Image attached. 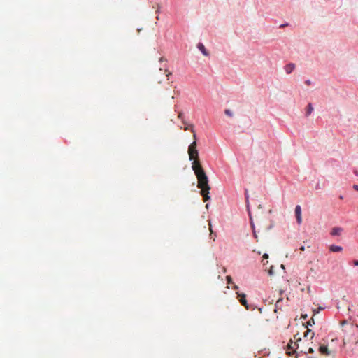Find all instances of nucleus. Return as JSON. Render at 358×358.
I'll return each instance as SVG.
<instances>
[{
	"label": "nucleus",
	"mask_w": 358,
	"mask_h": 358,
	"mask_svg": "<svg viewBox=\"0 0 358 358\" xmlns=\"http://www.w3.org/2000/svg\"><path fill=\"white\" fill-rule=\"evenodd\" d=\"M182 113H179L178 114V118L181 119L182 118Z\"/></svg>",
	"instance_id": "23"
},
{
	"label": "nucleus",
	"mask_w": 358,
	"mask_h": 358,
	"mask_svg": "<svg viewBox=\"0 0 358 358\" xmlns=\"http://www.w3.org/2000/svg\"><path fill=\"white\" fill-rule=\"evenodd\" d=\"M295 215L298 224H301L302 222V217H301V206L297 205L295 208Z\"/></svg>",
	"instance_id": "3"
},
{
	"label": "nucleus",
	"mask_w": 358,
	"mask_h": 358,
	"mask_svg": "<svg viewBox=\"0 0 358 358\" xmlns=\"http://www.w3.org/2000/svg\"><path fill=\"white\" fill-rule=\"evenodd\" d=\"M313 110V107L311 103H308L306 108V115L309 116Z\"/></svg>",
	"instance_id": "11"
},
{
	"label": "nucleus",
	"mask_w": 358,
	"mask_h": 358,
	"mask_svg": "<svg viewBox=\"0 0 358 358\" xmlns=\"http://www.w3.org/2000/svg\"><path fill=\"white\" fill-rule=\"evenodd\" d=\"M171 73H167V74L166 75V76L168 78V77L169 76V75H171Z\"/></svg>",
	"instance_id": "28"
},
{
	"label": "nucleus",
	"mask_w": 358,
	"mask_h": 358,
	"mask_svg": "<svg viewBox=\"0 0 358 358\" xmlns=\"http://www.w3.org/2000/svg\"><path fill=\"white\" fill-rule=\"evenodd\" d=\"M353 189L356 191H358V185H353Z\"/></svg>",
	"instance_id": "19"
},
{
	"label": "nucleus",
	"mask_w": 358,
	"mask_h": 358,
	"mask_svg": "<svg viewBox=\"0 0 358 358\" xmlns=\"http://www.w3.org/2000/svg\"><path fill=\"white\" fill-rule=\"evenodd\" d=\"M314 336H315V334L313 332V333H312V334H311V337H310V338H311V339H313V337H314Z\"/></svg>",
	"instance_id": "25"
},
{
	"label": "nucleus",
	"mask_w": 358,
	"mask_h": 358,
	"mask_svg": "<svg viewBox=\"0 0 358 358\" xmlns=\"http://www.w3.org/2000/svg\"><path fill=\"white\" fill-rule=\"evenodd\" d=\"M305 83L307 85H310L311 84V82L310 80H308L305 82Z\"/></svg>",
	"instance_id": "21"
},
{
	"label": "nucleus",
	"mask_w": 358,
	"mask_h": 358,
	"mask_svg": "<svg viewBox=\"0 0 358 358\" xmlns=\"http://www.w3.org/2000/svg\"><path fill=\"white\" fill-rule=\"evenodd\" d=\"M315 324V321H314V319L313 318H311L310 320H309L308 322H307V325L308 326H311L312 324Z\"/></svg>",
	"instance_id": "14"
},
{
	"label": "nucleus",
	"mask_w": 358,
	"mask_h": 358,
	"mask_svg": "<svg viewBox=\"0 0 358 358\" xmlns=\"http://www.w3.org/2000/svg\"><path fill=\"white\" fill-rule=\"evenodd\" d=\"M224 113L227 115V116H229V117H232L233 116V113L229 110V109H226L224 110Z\"/></svg>",
	"instance_id": "12"
},
{
	"label": "nucleus",
	"mask_w": 358,
	"mask_h": 358,
	"mask_svg": "<svg viewBox=\"0 0 358 358\" xmlns=\"http://www.w3.org/2000/svg\"><path fill=\"white\" fill-rule=\"evenodd\" d=\"M262 257H263V259H268V254L265 253V254L263 255Z\"/></svg>",
	"instance_id": "18"
},
{
	"label": "nucleus",
	"mask_w": 358,
	"mask_h": 358,
	"mask_svg": "<svg viewBox=\"0 0 358 358\" xmlns=\"http://www.w3.org/2000/svg\"><path fill=\"white\" fill-rule=\"evenodd\" d=\"M237 294H238V297H239L240 303L243 306H244L246 308V309H249L248 303H247V301H246V295L245 294H240V293H237Z\"/></svg>",
	"instance_id": "5"
},
{
	"label": "nucleus",
	"mask_w": 358,
	"mask_h": 358,
	"mask_svg": "<svg viewBox=\"0 0 358 358\" xmlns=\"http://www.w3.org/2000/svg\"><path fill=\"white\" fill-rule=\"evenodd\" d=\"M294 338L295 339V342H294L292 340H290L289 343L287 345V348L289 351L287 353L291 355L293 352H296V350L299 348V344L298 342L301 341V338L300 337L297 338V335H295L294 336Z\"/></svg>",
	"instance_id": "2"
},
{
	"label": "nucleus",
	"mask_w": 358,
	"mask_h": 358,
	"mask_svg": "<svg viewBox=\"0 0 358 358\" xmlns=\"http://www.w3.org/2000/svg\"><path fill=\"white\" fill-rule=\"evenodd\" d=\"M300 250H301V251H304V250H305V247H304V246H301V247L300 248Z\"/></svg>",
	"instance_id": "24"
},
{
	"label": "nucleus",
	"mask_w": 358,
	"mask_h": 358,
	"mask_svg": "<svg viewBox=\"0 0 358 358\" xmlns=\"http://www.w3.org/2000/svg\"><path fill=\"white\" fill-rule=\"evenodd\" d=\"M319 352L325 356H329L331 355V351L328 349L326 345H320L319 348Z\"/></svg>",
	"instance_id": "6"
},
{
	"label": "nucleus",
	"mask_w": 358,
	"mask_h": 358,
	"mask_svg": "<svg viewBox=\"0 0 358 358\" xmlns=\"http://www.w3.org/2000/svg\"><path fill=\"white\" fill-rule=\"evenodd\" d=\"M209 230H210V233H213L210 222H209Z\"/></svg>",
	"instance_id": "20"
},
{
	"label": "nucleus",
	"mask_w": 358,
	"mask_h": 358,
	"mask_svg": "<svg viewBox=\"0 0 358 358\" xmlns=\"http://www.w3.org/2000/svg\"><path fill=\"white\" fill-rule=\"evenodd\" d=\"M353 264L356 266H358V259L353 261Z\"/></svg>",
	"instance_id": "17"
},
{
	"label": "nucleus",
	"mask_w": 358,
	"mask_h": 358,
	"mask_svg": "<svg viewBox=\"0 0 358 358\" xmlns=\"http://www.w3.org/2000/svg\"><path fill=\"white\" fill-rule=\"evenodd\" d=\"M295 69V64L289 63L285 66V71L287 74L291 73Z\"/></svg>",
	"instance_id": "7"
},
{
	"label": "nucleus",
	"mask_w": 358,
	"mask_h": 358,
	"mask_svg": "<svg viewBox=\"0 0 358 358\" xmlns=\"http://www.w3.org/2000/svg\"><path fill=\"white\" fill-rule=\"evenodd\" d=\"M233 289H235V290H236V289H238V287L237 285H233Z\"/></svg>",
	"instance_id": "22"
},
{
	"label": "nucleus",
	"mask_w": 358,
	"mask_h": 358,
	"mask_svg": "<svg viewBox=\"0 0 358 358\" xmlns=\"http://www.w3.org/2000/svg\"><path fill=\"white\" fill-rule=\"evenodd\" d=\"M308 353H313L314 352V350L313 348H308Z\"/></svg>",
	"instance_id": "16"
},
{
	"label": "nucleus",
	"mask_w": 358,
	"mask_h": 358,
	"mask_svg": "<svg viewBox=\"0 0 358 358\" xmlns=\"http://www.w3.org/2000/svg\"><path fill=\"white\" fill-rule=\"evenodd\" d=\"M308 358H313V357H308Z\"/></svg>",
	"instance_id": "29"
},
{
	"label": "nucleus",
	"mask_w": 358,
	"mask_h": 358,
	"mask_svg": "<svg viewBox=\"0 0 358 358\" xmlns=\"http://www.w3.org/2000/svg\"><path fill=\"white\" fill-rule=\"evenodd\" d=\"M197 48L201 50L203 55L208 56V52H207L204 45L201 43H199L197 45Z\"/></svg>",
	"instance_id": "9"
},
{
	"label": "nucleus",
	"mask_w": 358,
	"mask_h": 358,
	"mask_svg": "<svg viewBox=\"0 0 358 358\" xmlns=\"http://www.w3.org/2000/svg\"><path fill=\"white\" fill-rule=\"evenodd\" d=\"M188 154L189 159L193 160L192 168L198 180L197 187L201 189V195L203 196V201H207L210 199V187L208 184V178L199 160L196 140L189 146Z\"/></svg>",
	"instance_id": "1"
},
{
	"label": "nucleus",
	"mask_w": 358,
	"mask_h": 358,
	"mask_svg": "<svg viewBox=\"0 0 358 358\" xmlns=\"http://www.w3.org/2000/svg\"><path fill=\"white\" fill-rule=\"evenodd\" d=\"M226 279H227L228 284L232 283V278L231 276H229V275L227 276Z\"/></svg>",
	"instance_id": "13"
},
{
	"label": "nucleus",
	"mask_w": 358,
	"mask_h": 358,
	"mask_svg": "<svg viewBox=\"0 0 358 358\" xmlns=\"http://www.w3.org/2000/svg\"><path fill=\"white\" fill-rule=\"evenodd\" d=\"M310 332V329H307L304 333V337H307V336L308 335V334Z\"/></svg>",
	"instance_id": "15"
},
{
	"label": "nucleus",
	"mask_w": 358,
	"mask_h": 358,
	"mask_svg": "<svg viewBox=\"0 0 358 358\" xmlns=\"http://www.w3.org/2000/svg\"><path fill=\"white\" fill-rule=\"evenodd\" d=\"M343 231V229L340 227H335L331 229V235L333 236H339Z\"/></svg>",
	"instance_id": "4"
},
{
	"label": "nucleus",
	"mask_w": 358,
	"mask_h": 358,
	"mask_svg": "<svg viewBox=\"0 0 358 358\" xmlns=\"http://www.w3.org/2000/svg\"><path fill=\"white\" fill-rule=\"evenodd\" d=\"M164 59V57H161V58L159 59V62H162V61H163Z\"/></svg>",
	"instance_id": "27"
},
{
	"label": "nucleus",
	"mask_w": 358,
	"mask_h": 358,
	"mask_svg": "<svg viewBox=\"0 0 358 358\" xmlns=\"http://www.w3.org/2000/svg\"><path fill=\"white\" fill-rule=\"evenodd\" d=\"M329 249L332 252H340L343 251V248L341 246L331 245L329 247Z\"/></svg>",
	"instance_id": "8"
},
{
	"label": "nucleus",
	"mask_w": 358,
	"mask_h": 358,
	"mask_svg": "<svg viewBox=\"0 0 358 358\" xmlns=\"http://www.w3.org/2000/svg\"><path fill=\"white\" fill-rule=\"evenodd\" d=\"M188 129H190L191 131L193 133V138L194 140H196V134L194 129V126L192 124H189L184 128V130L187 131Z\"/></svg>",
	"instance_id": "10"
},
{
	"label": "nucleus",
	"mask_w": 358,
	"mask_h": 358,
	"mask_svg": "<svg viewBox=\"0 0 358 358\" xmlns=\"http://www.w3.org/2000/svg\"><path fill=\"white\" fill-rule=\"evenodd\" d=\"M345 323H346V321H343L341 324L343 325V324H345Z\"/></svg>",
	"instance_id": "26"
}]
</instances>
